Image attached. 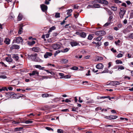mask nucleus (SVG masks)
<instances>
[{
  "label": "nucleus",
  "mask_w": 133,
  "mask_h": 133,
  "mask_svg": "<svg viewBox=\"0 0 133 133\" xmlns=\"http://www.w3.org/2000/svg\"><path fill=\"white\" fill-rule=\"evenodd\" d=\"M37 56V54H34L28 55V58L31 60L34 61H37L36 58Z\"/></svg>",
  "instance_id": "nucleus-1"
},
{
  "label": "nucleus",
  "mask_w": 133,
  "mask_h": 133,
  "mask_svg": "<svg viewBox=\"0 0 133 133\" xmlns=\"http://www.w3.org/2000/svg\"><path fill=\"white\" fill-rule=\"evenodd\" d=\"M23 41V40L21 37H15L13 40V43H19L20 42H22Z\"/></svg>",
  "instance_id": "nucleus-2"
},
{
  "label": "nucleus",
  "mask_w": 133,
  "mask_h": 133,
  "mask_svg": "<svg viewBox=\"0 0 133 133\" xmlns=\"http://www.w3.org/2000/svg\"><path fill=\"white\" fill-rule=\"evenodd\" d=\"M105 34V32L104 31H97L95 32V35L98 36L102 37Z\"/></svg>",
  "instance_id": "nucleus-3"
},
{
  "label": "nucleus",
  "mask_w": 133,
  "mask_h": 133,
  "mask_svg": "<svg viewBox=\"0 0 133 133\" xmlns=\"http://www.w3.org/2000/svg\"><path fill=\"white\" fill-rule=\"evenodd\" d=\"M126 11L123 8H121L120 9V11L119 12V16L120 18L122 19Z\"/></svg>",
  "instance_id": "nucleus-4"
},
{
  "label": "nucleus",
  "mask_w": 133,
  "mask_h": 133,
  "mask_svg": "<svg viewBox=\"0 0 133 133\" xmlns=\"http://www.w3.org/2000/svg\"><path fill=\"white\" fill-rule=\"evenodd\" d=\"M100 7V5L98 4H94L92 5H89L87 7L88 8H89L90 7L92 8H99Z\"/></svg>",
  "instance_id": "nucleus-5"
},
{
  "label": "nucleus",
  "mask_w": 133,
  "mask_h": 133,
  "mask_svg": "<svg viewBox=\"0 0 133 133\" xmlns=\"http://www.w3.org/2000/svg\"><path fill=\"white\" fill-rule=\"evenodd\" d=\"M119 84V82L118 81H112L108 84L109 85H111V86H113L116 85H118Z\"/></svg>",
  "instance_id": "nucleus-6"
},
{
  "label": "nucleus",
  "mask_w": 133,
  "mask_h": 133,
  "mask_svg": "<svg viewBox=\"0 0 133 133\" xmlns=\"http://www.w3.org/2000/svg\"><path fill=\"white\" fill-rule=\"evenodd\" d=\"M52 55V54L50 52H46L44 55V57L46 58L49 57H51Z\"/></svg>",
  "instance_id": "nucleus-7"
},
{
  "label": "nucleus",
  "mask_w": 133,
  "mask_h": 133,
  "mask_svg": "<svg viewBox=\"0 0 133 133\" xmlns=\"http://www.w3.org/2000/svg\"><path fill=\"white\" fill-rule=\"evenodd\" d=\"M97 1L98 3L104 4L107 5L108 4V2L106 0H97Z\"/></svg>",
  "instance_id": "nucleus-8"
},
{
  "label": "nucleus",
  "mask_w": 133,
  "mask_h": 133,
  "mask_svg": "<svg viewBox=\"0 0 133 133\" xmlns=\"http://www.w3.org/2000/svg\"><path fill=\"white\" fill-rule=\"evenodd\" d=\"M41 7L42 10L43 11H46L47 9V6L44 4L41 5Z\"/></svg>",
  "instance_id": "nucleus-9"
},
{
  "label": "nucleus",
  "mask_w": 133,
  "mask_h": 133,
  "mask_svg": "<svg viewBox=\"0 0 133 133\" xmlns=\"http://www.w3.org/2000/svg\"><path fill=\"white\" fill-rule=\"evenodd\" d=\"M53 48L55 50L58 49L60 47V45L57 44H53L52 46Z\"/></svg>",
  "instance_id": "nucleus-10"
},
{
  "label": "nucleus",
  "mask_w": 133,
  "mask_h": 133,
  "mask_svg": "<svg viewBox=\"0 0 133 133\" xmlns=\"http://www.w3.org/2000/svg\"><path fill=\"white\" fill-rule=\"evenodd\" d=\"M14 95V93L13 92H9L7 93H6L5 96L6 97H11V96H13Z\"/></svg>",
  "instance_id": "nucleus-11"
},
{
  "label": "nucleus",
  "mask_w": 133,
  "mask_h": 133,
  "mask_svg": "<svg viewBox=\"0 0 133 133\" xmlns=\"http://www.w3.org/2000/svg\"><path fill=\"white\" fill-rule=\"evenodd\" d=\"M39 72H37V71L34 70L31 73H29V75L30 76H33L35 75H37V76L39 75Z\"/></svg>",
  "instance_id": "nucleus-12"
},
{
  "label": "nucleus",
  "mask_w": 133,
  "mask_h": 133,
  "mask_svg": "<svg viewBox=\"0 0 133 133\" xmlns=\"http://www.w3.org/2000/svg\"><path fill=\"white\" fill-rule=\"evenodd\" d=\"M96 67L97 69H101L103 68L104 66L102 63H99L96 65Z\"/></svg>",
  "instance_id": "nucleus-13"
},
{
  "label": "nucleus",
  "mask_w": 133,
  "mask_h": 133,
  "mask_svg": "<svg viewBox=\"0 0 133 133\" xmlns=\"http://www.w3.org/2000/svg\"><path fill=\"white\" fill-rule=\"evenodd\" d=\"M19 48V46L17 45H13L10 47L11 49H18Z\"/></svg>",
  "instance_id": "nucleus-14"
},
{
  "label": "nucleus",
  "mask_w": 133,
  "mask_h": 133,
  "mask_svg": "<svg viewBox=\"0 0 133 133\" xmlns=\"http://www.w3.org/2000/svg\"><path fill=\"white\" fill-rule=\"evenodd\" d=\"M68 60L66 59H62L60 61V62L61 64H65L68 63Z\"/></svg>",
  "instance_id": "nucleus-15"
},
{
  "label": "nucleus",
  "mask_w": 133,
  "mask_h": 133,
  "mask_svg": "<svg viewBox=\"0 0 133 133\" xmlns=\"http://www.w3.org/2000/svg\"><path fill=\"white\" fill-rule=\"evenodd\" d=\"M12 57L13 58L15 59L16 61H18L19 58L17 55L15 54H12Z\"/></svg>",
  "instance_id": "nucleus-16"
},
{
  "label": "nucleus",
  "mask_w": 133,
  "mask_h": 133,
  "mask_svg": "<svg viewBox=\"0 0 133 133\" xmlns=\"http://www.w3.org/2000/svg\"><path fill=\"white\" fill-rule=\"evenodd\" d=\"M23 25H21L20 26L19 31H18V33L19 34H21V33L23 32Z\"/></svg>",
  "instance_id": "nucleus-17"
},
{
  "label": "nucleus",
  "mask_w": 133,
  "mask_h": 133,
  "mask_svg": "<svg viewBox=\"0 0 133 133\" xmlns=\"http://www.w3.org/2000/svg\"><path fill=\"white\" fill-rule=\"evenodd\" d=\"M10 40L9 38H6L5 39L4 42L7 44H9L10 43Z\"/></svg>",
  "instance_id": "nucleus-18"
},
{
  "label": "nucleus",
  "mask_w": 133,
  "mask_h": 133,
  "mask_svg": "<svg viewBox=\"0 0 133 133\" xmlns=\"http://www.w3.org/2000/svg\"><path fill=\"white\" fill-rule=\"evenodd\" d=\"M78 44V43L76 42H71V44L72 46H76Z\"/></svg>",
  "instance_id": "nucleus-19"
},
{
  "label": "nucleus",
  "mask_w": 133,
  "mask_h": 133,
  "mask_svg": "<svg viewBox=\"0 0 133 133\" xmlns=\"http://www.w3.org/2000/svg\"><path fill=\"white\" fill-rule=\"evenodd\" d=\"M32 50L33 51L35 52H37L39 51V48L38 47H34L32 48Z\"/></svg>",
  "instance_id": "nucleus-20"
},
{
  "label": "nucleus",
  "mask_w": 133,
  "mask_h": 133,
  "mask_svg": "<svg viewBox=\"0 0 133 133\" xmlns=\"http://www.w3.org/2000/svg\"><path fill=\"white\" fill-rule=\"evenodd\" d=\"M6 60L8 62H11L12 61V59L10 57H7L6 58Z\"/></svg>",
  "instance_id": "nucleus-21"
},
{
  "label": "nucleus",
  "mask_w": 133,
  "mask_h": 133,
  "mask_svg": "<svg viewBox=\"0 0 133 133\" xmlns=\"http://www.w3.org/2000/svg\"><path fill=\"white\" fill-rule=\"evenodd\" d=\"M22 16L21 14L19 13L17 17V19L18 21H20L22 18Z\"/></svg>",
  "instance_id": "nucleus-22"
},
{
  "label": "nucleus",
  "mask_w": 133,
  "mask_h": 133,
  "mask_svg": "<svg viewBox=\"0 0 133 133\" xmlns=\"http://www.w3.org/2000/svg\"><path fill=\"white\" fill-rule=\"evenodd\" d=\"M104 9H105L106 11L107 12L108 14L110 15L112 14V12L109 9L107 8H105Z\"/></svg>",
  "instance_id": "nucleus-23"
},
{
  "label": "nucleus",
  "mask_w": 133,
  "mask_h": 133,
  "mask_svg": "<svg viewBox=\"0 0 133 133\" xmlns=\"http://www.w3.org/2000/svg\"><path fill=\"white\" fill-rule=\"evenodd\" d=\"M128 38L131 39H133V33L129 34L128 35Z\"/></svg>",
  "instance_id": "nucleus-24"
},
{
  "label": "nucleus",
  "mask_w": 133,
  "mask_h": 133,
  "mask_svg": "<svg viewBox=\"0 0 133 133\" xmlns=\"http://www.w3.org/2000/svg\"><path fill=\"white\" fill-rule=\"evenodd\" d=\"M86 36V34L85 32H81L80 36L83 38H85Z\"/></svg>",
  "instance_id": "nucleus-25"
},
{
  "label": "nucleus",
  "mask_w": 133,
  "mask_h": 133,
  "mask_svg": "<svg viewBox=\"0 0 133 133\" xmlns=\"http://www.w3.org/2000/svg\"><path fill=\"white\" fill-rule=\"evenodd\" d=\"M67 15H69V16H71V14L70 13L72 12V9H70L67 10Z\"/></svg>",
  "instance_id": "nucleus-26"
},
{
  "label": "nucleus",
  "mask_w": 133,
  "mask_h": 133,
  "mask_svg": "<svg viewBox=\"0 0 133 133\" xmlns=\"http://www.w3.org/2000/svg\"><path fill=\"white\" fill-rule=\"evenodd\" d=\"M35 43V42L34 41H32L31 42H29L28 43V44L30 45H32Z\"/></svg>",
  "instance_id": "nucleus-27"
},
{
  "label": "nucleus",
  "mask_w": 133,
  "mask_h": 133,
  "mask_svg": "<svg viewBox=\"0 0 133 133\" xmlns=\"http://www.w3.org/2000/svg\"><path fill=\"white\" fill-rule=\"evenodd\" d=\"M56 28L54 26H52L50 29L48 31V32H51L52 30H54Z\"/></svg>",
  "instance_id": "nucleus-28"
},
{
  "label": "nucleus",
  "mask_w": 133,
  "mask_h": 133,
  "mask_svg": "<svg viewBox=\"0 0 133 133\" xmlns=\"http://www.w3.org/2000/svg\"><path fill=\"white\" fill-rule=\"evenodd\" d=\"M112 10L114 11H116L117 10V8L116 7L114 6H111L110 8Z\"/></svg>",
  "instance_id": "nucleus-29"
},
{
  "label": "nucleus",
  "mask_w": 133,
  "mask_h": 133,
  "mask_svg": "<svg viewBox=\"0 0 133 133\" xmlns=\"http://www.w3.org/2000/svg\"><path fill=\"white\" fill-rule=\"evenodd\" d=\"M42 96L43 97H47L49 96V94H42Z\"/></svg>",
  "instance_id": "nucleus-30"
},
{
  "label": "nucleus",
  "mask_w": 133,
  "mask_h": 133,
  "mask_svg": "<svg viewBox=\"0 0 133 133\" xmlns=\"http://www.w3.org/2000/svg\"><path fill=\"white\" fill-rule=\"evenodd\" d=\"M55 17L56 18H59L60 17V14L59 13L57 12L55 14Z\"/></svg>",
  "instance_id": "nucleus-31"
},
{
  "label": "nucleus",
  "mask_w": 133,
  "mask_h": 133,
  "mask_svg": "<svg viewBox=\"0 0 133 133\" xmlns=\"http://www.w3.org/2000/svg\"><path fill=\"white\" fill-rule=\"evenodd\" d=\"M116 62L117 64H122V62L120 60H117L116 61Z\"/></svg>",
  "instance_id": "nucleus-32"
},
{
  "label": "nucleus",
  "mask_w": 133,
  "mask_h": 133,
  "mask_svg": "<svg viewBox=\"0 0 133 133\" xmlns=\"http://www.w3.org/2000/svg\"><path fill=\"white\" fill-rule=\"evenodd\" d=\"M93 38V36H92V35H89L88 37V39L90 40H91Z\"/></svg>",
  "instance_id": "nucleus-33"
},
{
  "label": "nucleus",
  "mask_w": 133,
  "mask_h": 133,
  "mask_svg": "<svg viewBox=\"0 0 133 133\" xmlns=\"http://www.w3.org/2000/svg\"><path fill=\"white\" fill-rule=\"evenodd\" d=\"M7 78V77L5 75H0V79H5Z\"/></svg>",
  "instance_id": "nucleus-34"
},
{
  "label": "nucleus",
  "mask_w": 133,
  "mask_h": 133,
  "mask_svg": "<svg viewBox=\"0 0 133 133\" xmlns=\"http://www.w3.org/2000/svg\"><path fill=\"white\" fill-rule=\"evenodd\" d=\"M96 46L97 47H99L101 45V42H99L96 43Z\"/></svg>",
  "instance_id": "nucleus-35"
},
{
  "label": "nucleus",
  "mask_w": 133,
  "mask_h": 133,
  "mask_svg": "<svg viewBox=\"0 0 133 133\" xmlns=\"http://www.w3.org/2000/svg\"><path fill=\"white\" fill-rule=\"evenodd\" d=\"M70 69L74 70H76L78 69V68L76 66H74L71 68Z\"/></svg>",
  "instance_id": "nucleus-36"
},
{
  "label": "nucleus",
  "mask_w": 133,
  "mask_h": 133,
  "mask_svg": "<svg viewBox=\"0 0 133 133\" xmlns=\"http://www.w3.org/2000/svg\"><path fill=\"white\" fill-rule=\"evenodd\" d=\"M57 132L58 133H63V131L61 129H59L57 130Z\"/></svg>",
  "instance_id": "nucleus-37"
},
{
  "label": "nucleus",
  "mask_w": 133,
  "mask_h": 133,
  "mask_svg": "<svg viewBox=\"0 0 133 133\" xmlns=\"http://www.w3.org/2000/svg\"><path fill=\"white\" fill-rule=\"evenodd\" d=\"M102 38V37L99 36L98 37L96 38V40L97 41H100L101 40Z\"/></svg>",
  "instance_id": "nucleus-38"
},
{
  "label": "nucleus",
  "mask_w": 133,
  "mask_h": 133,
  "mask_svg": "<svg viewBox=\"0 0 133 133\" xmlns=\"http://www.w3.org/2000/svg\"><path fill=\"white\" fill-rule=\"evenodd\" d=\"M108 71L109 70L107 68H105V69L102 72V73H108Z\"/></svg>",
  "instance_id": "nucleus-39"
},
{
  "label": "nucleus",
  "mask_w": 133,
  "mask_h": 133,
  "mask_svg": "<svg viewBox=\"0 0 133 133\" xmlns=\"http://www.w3.org/2000/svg\"><path fill=\"white\" fill-rule=\"evenodd\" d=\"M71 76L70 75H65L64 76V77L65 78H70L71 77Z\"/></svg>",
  "instance_id": "nucleus-40"
},
{
  "label": "nucleus",
  "mask_w": 133,
  "mask_h": 133,
  "mask_svg": "<svg viewBox=\"0 0 133 133\" xmlns=\"http://www.w3.org/2000/svg\"><path fill=\"white\" fill-rule=\"evenodd\" d=\"M118 70L119 69H120L121 70H123L124 69V68L122 66L119 65L118 66Z\"/></svg>",
  "instance_id": "nucleus-41"
},
{
  "label": "nucleus",
  "mask_w": 133,
  "mask_h": 133,
  "mask_svg": "<svg viewBox=\"0 0 133 133\" xmlns=\"http://www.w3.org/2000/svg\"><path fill=\"white\" fill-rule=\"evenodd\" d=\"M123 55L121 53H119L117 55V57L118 58L122 57L123 56Z\"/></svg>",
  "instance_id": "nucleus-42"
},
{
  "label": "nucleus",
  "mask_w": 133,
  "mask_h": 133,
  "mask_svg": "<svg viewBox=\"0 0 133 133\" xmlns=\"http://www.w3.org/2000/svg\"><path fill=\"white\" fill-rule=\"evenodd\" d=\"M26 124L31 123L33 122L32 121H26L25 122Z\"/></svg>",
  "instance_id": "nucleus-43"
},
{
  "label": "nucleus",
  "mask_w": 133,
  "mask_h": 133,
  "mask_svg": "<svg viewBox=\"0 0 133 133\" xmlns=\"http://www.w3.org/2000/svg\"><path fill=\"white\" fill-rule=\"evenodd\" d=\"M45 129L49 131L52 130V131H53V130L52 129L50 128V127H46L45 128Z\"/></svg>",
  "instance_id": "nucleus-44"
},
{
  "label": "nucleus",
  "mask_w": 133,
  "mask_h": 133,
  "mask_svg": "<svg viewBox=\"0 0 133 133\" xmlns=\"http://www.w3.org/2000/svg\"><path fill=\"white\" fill-rule=\"evenodd\" d=\"M69 49L67 48H65V49H64L63 51H62V52H67L68 51Z\"/></svg>",
  "instance_id": "nucleus-45"
},
{
  "label": "nucleus",
  "mask_w": 133,
  "mask_h": 133,
  "mask_svg": "<svg viewBox=\"0 0 133 133\" xmlns=\"http://www.w3.org/2000/svg\"><path fill=\"white\" fill-rule=\"evenodd\" d=\"M130 17L131 18H133V10L131 11V12Z\"/></svg>",
  "instance_id": "nucleus-46"
},
{
  "label": "nucleus",
  "mask_w": 133,
  "mask_h": 133,
  "mask_svg": "<svg viewBox=\"0 0 133 133\" xmlns=\"http://www.w3.org/2000/svg\"><path fill=\"white\" fill-rule=\"evenodd\" d=\"M115 2L116 3H122V2L118 0H114Z\"/></svg>",
  "instance_id": "nucleus-47"
},
{
  "label": "nucleus",
  "mask_w": 133,
  "mask_h": 133,
  "mask_svg": "<svg viewBox=\"0 0 133 133\" xmlns=\"http://www.w3.org/2000/svg\"><path fill=\"white\" fill-rule=\"evenodd\" d=\"M35 67L37 68H38L39 69L41 68V66L39 65H35Z\"/></svg>",
  "instance_id": "nucleus-48"
},
{
  "label": "nucleus",
  "mask_w": 133,
  "mask_h": 133,
  "mask_svg": "<svg viewBox=\"0 0 133 133\" xmlns=\"http://www.w3.org/2000/svg\"><path fill=\"white\" fill-rule=\"evenodd\" d=\"M60 52V51L59 50H57L56 51V52L55 53L54 55L55 56H56L57 55V54L59 53Z\"/></svg>",
  "instance_id": "nucleus-49"
},
{
  "label": "nucleus",
  "mask_w": 133,
  "mask_h": 133,
  "mask_svg": "<svg viewBox=\"0 0 133 133\" xmlns=\"http://www.w3.org/2000/svg\"><path fill=\"white\" fill-rule=\"evenodd\" d=\"M103 59V58L101 57H98L97 58V61H101Z\"/></svg>",
  "instance_id": "nucleus-50"
},
{
  "label": "nucleus",
  "mask_w": 133,
  "mask_h": 133,
  "mask_svg": "<svg viewBox=\"0 0 133 133\" xmlns=\"http://www.w3.org/2000/svg\"><path fill=\"white\" fill-rule=\"evenodd\" d=\"M117 117V116H116L112 115V119H116Z\"/></svg>",
  "instance_id": "nucleus-51"
},
{
  "label": "nucleus",
  "mask_w": 133,
  "mask_h": 133,
  "mask_svg": "<svg viewBox=\"0 0 133 133\" xmlns=\"http://www.w3.org/2000/svg\"><path fill=\"white\" fill-rule=\"evenodd\" d=\"M111 50L114 53L116 52V50L114 49V48H112L111 49Z\"/></svg>",
  "instance_id": "nucleus-52"
},
{
  "label": "nucleus",
  "mask_w": 133,
  "mask_h": 133,
  "mask_svg": "<svg viewBox=\"0 0 133 133\" xmlns=\"http://www.w3.org/2000/svg\"><path fill=\"white\" fill-rule=\"evenodd\" d=\"M61 111L64 112H68L69 111V110L68 109H65L61 110Z\"/></svg>",
  "instance_id": "nucleus-53"
},
{
  "label": "nucleus",
  "mask_w": 133,
  "mask_h": 133,
  "mask_svg": "<svg viewBox=\"0 0 133 133\" xmlns=\"http://www.w3.org/2000/svg\"><path fill=\"white\" fill-rule=\"evenodd\" d=\"M108 97H109V96H102L101 97H100V99H102V98H108Z\"/></svg>",
  "instance_id": "nucleus-54"
},
{
  "label": "nucleus",
  "mask_w": 133,
  "mask_h": 133,
  "mask_svg": "<svg viewBox=\"0 0 133 133\" xmlns=\"http://www.w3.org/2000/svg\"><path fill=\"white\" fill-rule=\"evenodd\" d=\"M90 70H88V72L86 74V75L87 76H89L90 75Z\"/></svg>",
  "instance_id": "nucleus-55"
},
{
  "label": "nucleus",
  "mask_w": 133,
  "mask_h": 133,
  "mask_svg": "<svg viewBox=\"0 0 133 133\" xmlns=\"http://www.w3.org/2000/svg\"><path fill=\"white\" fill-rule=\"evenodd\" d=\"M65 102L66 103H68L69 102H71V100H70L69 99H65Z\"/></svg>",
  "instance_id": "nucleus-56"
},
{
  "label": "nucleus",
  "mask_w": 133,
  "mask_h": 133,
  "mask_svg": "<svg viewBox=\"0 0 133 133\" xmlns=\"http://www.w3.org/2000/svg\"><path fill=\"white\" fill-rule=\"evenodd\" d=\"M120 42V41L118 39V40L117 41H115V43L116 45H117L118 44V43H119Z\"/></svg>",
  "instance_id": "nucleus-57"
},
{
  "label": "nucleus",
  "mask_w": 133,
  "mask_h": 133,
  "mask_svg": "<svg viewBox=\"0 0 133 133\" xmlns=\"http://www.w3.org/2000/svg\"><path fill=\"white\" fill-rule=\"evenodd\" d=\"M2 90L3 91H5V90H6L8 91V89L6 87H3L2 88Z\"/></svg>",
  "instance_id": "nucleus-58"
},
{
  "label": "nucleus",
  "mask_w": 133,
  "mask_h": 133,
  "mask_svg": "<svg viewBox=\"0 0 133 133\" xmlns=\"http://www.w3.org/2000/svg\"><path fill=\"white\" fill-rule=\"evenodd\" d=\"M123 23L124 24H126L127 23V20L126 19H125L123 21Z\"/></svg>",
  "instance_id": "nucleus-59"
},
{
  "label": "nucleus",
  "mask_w": 133,
  "mask_h": 133,
  "mask_svg": "<svg viewBox=\"0 0 133 133\" xmlns=\"http://www.w3.org/2000/svg\"><path fill=\"white\" fill-rule=\"evenodd\" d=\"M110 24L109 23H107L104 25V26H108Z\"/></svg>",
  "instance_id": "nucleus-60"
},
{
  "label": "nucleus",
  "mask_w": 133,
  "mask_h": 133,
  "mask_svg": "<svg viewBox=\"0 0 133 133\" xmlns=\"http://www.w3.org/2000/svg\"><path fill=\"white\" fill-rule=\"evenodd\" d=\"M49 1H45V3L46 4H49Z\"/></svg>",
  "instance_id": "nucleus-61"
},
{
  "label": "nucleus",
  "mask_w": 133,
  "mask_h": 133,
  "mask_svg": "<svg viewBox=\"0 0 133 133\" xmlns=\"http://www.w3.org/2000/svg\"><path fill=\"white\" fill-rule=\"evenodd\" d=\"M107 118L110 120L112 119V115L108 117Z\"/></svg>",
  "instance_id": "nucleus-62"
},
{
  "label": "nucleus",
  "mask_w": 133,
  "mask_h": 133,
  "mask_svg": "<svg viewBox=\"0 0 133 133\" xmlns=\"http://www.w3.org/2000/svg\"><path fill=\"white\" fill-rule=\"evenodd\" d=\"M113 18V16H110L109 18V20L110 21H111V19L112 18Z\"/></svg>",
  "instance_id": "nucleus-63"
},
{
  "label": "nucleus",
  "mask_w": 133,
  "mask_h": 133,
  "mask_svg": "<svg viewBox=\"0 0 133 133\" xmlns=\"http://www.w3.org/2000/svg\"><path fill=\"white\" fill-rule=\"evenodd\" d=\"M104 44L106 46L108 45L109 44L108 42H105Z\"/></svg>",
  "instance_id": "nucleus-64"
}]
</instances>
